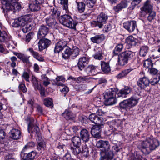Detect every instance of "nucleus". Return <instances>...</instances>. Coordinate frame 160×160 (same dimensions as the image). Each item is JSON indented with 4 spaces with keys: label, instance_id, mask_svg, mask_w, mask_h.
<instances>
[{
    "label": "nucleus",
    "instance_id": "obj_29",
    "mask_svg": "<svg viewBox=\"0 0 160 160\" xmlns=\"http://www.w3.org/2000/svg\"><path fill=\"white\" fill-rule=\"evenodd\" d=\"M11 38L5 31L0 30V42H5L11 40Z\"/></svg>",
    "mask_w": 160,
    "mask_h": 160
},
{
    "label": "nucleus",
    "instance_id": "obj_15",
    "mask_svg": "<svg viewBox=\"0 0 160 160\" xmlns=\"http://www.w3.org/2000/svg\"><path fill=\"white\" fill-rule=\"evenodd\" d=\"M140 9L142 13H148L152 11L153 7L150 1L147 0L144 2L143 6Z\"/></svg>",
    "mask_w": 160,
    "mask_h": 160
},
{
    "label": "nucleus",
    "instance_id": "obj_52",
    "mask_svg": "<svg viewBox=\"0 0 160 160\" xmlns=\"http://www.w3.org/2000/svg\"><path fill=\"white\" fill-rule=\"evenodd\" d=\"M102 126V125L101 124L100 125L97 124L94 125L92 128L91 130V134H92V131L95 132H100Z\"/></svg>",
    "mask_w": 160,
    "mask_h": 160
},
{
    "label": "nucleus",
    "instance_id": "obj_53",
    "mask_svg": "<svg viewBox=\"0 0 160 160\" xmlns=\"http://www.w3.org/2000/svg\"><path fill=\"white\" fill-rule=\"evenodd\" d=\"M112 28V26L111 24L107 23L104 26L103 31L104 33H107L111 30Z\"/></svg>",
    "mask_w": 160,
    "mask_h": 160
},
{
    "label": "nucleus",
    "instance_id": "obj_14",
    "mask_svg": "<svg viewBox=\"0 0 160 160\" xmlns=\"http://www.w3.org/2000/svg\"><path fill=\"white\" fill-rule=\"evenodd\" d=\"M38 42V48L40 51L47 48L51 43V41L45 38H41Z\"/></svg>",
    "mask_w": 160,
    "mask_h": 160
},
{
    "label": "nucleus",
    "instance_id": "obj_58",
    "mask_svg": "<svg viewBox=\"0 0 160 160\" xmlns=\"http://www.w3.org/2000/svg\"><path fill=\"white\" fill-rule=\"evenodd\" d=\"M35 143L31 141L29 142L24 146L23 148V151H24V150H28V149L29 148L32 147H34L35 146Z\"/></svg>",
    "mask_w": 160,
    "mask_h": 160
},
{
    "label": "nucleus",
    "instance_id": "obj_36",
    "mask_svg": "<svg viewBox=\"0 0 160 160\" xmlns=\"http://www.w3.org/2000/svg\"><path fill=\"white\" fill-rule=\"evenodd\" d=\"M13 1V0H2L1 1L2 5L1 8L3 9L4 13L5 12L6 9L9 8L8 7H9V6Z\"/></svg>",
    "mask_w": 160,
    "mask_h": 160
},
{
    "label": "nucleus",
    "instance_id": "obj_17",
    "mask_svg": "<svg viewBox=\"0 0 160 160\" xmlns=\"http://www.w3.org/2000/svg\"><path fill=\"white\" fill-rule=\"evenodd\" d=\"M150 83V81L146 77L144 76L141 78L137 82V85L141 89H143L148 86Z\"/></svg>",
    "mask_w": 160,
    "mask_h": 160
},
{
    "label": "nucleus",
    "instance_id": "obj_38",
    "mask_svg": "<svg viewBox=\"0 0 160 160\" xmlns=\"http://www.w3.org/2000/svg\"><path fill=\"white\" fill-rule=\"evenodd\" d=\"M123 48V45L122 44L119 43L117 44L113 50V56L118 55V53L122 51Z\"/></svg>",
    "mask_w": 160,
    "mask_h": 160
},
{
    "label": "nucleus",
    "instance_id": "obj_11",
    "mask_svg": "<svg viewBox=\"0 0 160 160\" xmlns=\"http://www.w3.org/2000/svg\"><path fill=\"white\" fill-rule=\"evenodd\" d=\"M68 43L67 41L63 39L59 41L55 44L54 52L55 53H59L63 50L64 48H67Z\"/></svg>",
    "mask_w": 160,
    "mask_h": 160
},
{
    "label": "nucleus",
    "instance_id": "obj_23",
    "mask_svg": "<svg viewBox=\"0 0 160 160\" xmlns=\"http://www.w3.org/2000/svg\"><path fill=\"white\" fill-rule=\"evenodd\" d=\"M138 40L133 37L130 36L128 37L126 39V42L127 46L128 48H131L132 46L136 45Z\"/></svg>",
    "mask_w": 160,
    "mask_h": 160
},
{
    "label": "nucleus",
    "instance_id": "obj_4",
    "mask_svg": "<svg viewBox=\"0 0 160 160\" xmlns=\"http://www.w3.org/2000/svg\"><path fill=\"white\" fill-rule=\"evenodd\" d=\"M60 22L63 26L71 29L76 30V22L71 16L65 14L61 16L59 18Z\"/></svg>",
    "mask_w": 160,
    "mask_h": 160
},
{
    "label": "nucleus",
    "instance_id": "obj_61",
    "mask_svg": "<svg viewBox=\"0 0 160 160\" xmlns=\"http://www.w3.org/2000/svg\"><path fill=\"white\" fill-rule=\"evenodd\" d=\"M42 79L43 84L44 86H47L50 84V80L47 77L44 76L42 78Z\"/></svg>",
    "mask_w": 160,
    "mask_h": 160
},
{
    "label": "nucleus",
    "instance_id": "obj_35",
    "mask_svg": "<svg viewBox=\"0 0 160 160\" xmlns=\"http://www.w3.org/2000/svg\"><path fill=\"white\" fill-rule=\"evenodd\" d=\"M28 50L29 51L31 54L34 58L38 61L40 62L44 61L43 58L41 57L38 52L34 51L32 48H30L28 49Z\"/></svg>",
    "mask_w": 160,
    "mask_h": 160
},
{
    "label": "nucleus",
    "instance_id": "obj_21",
    "mask_svg": "<svg viewBox=\"0 0 160 160\" xmlns=\"http://www.w3.org/2000/svg\"><path fill=\"white\" fill-rule=\"evenodd\" d=\"M89 120L96 125H100L103 121L102 118L98 117L94 113L91 114L89 117Z\"/></svg>",
    "mask_w": 160,
    "mask_h": 160
},
{
    "label": "nucleus",
    "instance_id": "obj_3",
    "mask_svg": "<svg viewBox=\"0 0 160 160\" xmlns=\"http://www.w3.org/2000/svg\"><path fill=\"white\" fill-rule=\"evenodd\" d=\"M139 99V98H137L135 95L133 96L120 102V106L121 108L128 111L137 104Z\"/></svg>",
    "mask_w": 160,
    "mask_h": 160
},
{
    "label": "nucleus",
    "instance_id": "obj_47",
    "mask_svg": "<svg viewBox=\"0 0 160 160\" xmlns=\"http://www.w3.org/2000/svg\"><path fill=\"white\" fill-rule=\"evenodd\" d=\"M32 82L35 90H40L41 88V85L39 83L38 81L35 77H32Z\"/></svg>",
    "mask_w": 160,
    "mask_h": 160
},
{
    "label": "nucleus",
    "instance_id": "obj_30",
    "mask_svg": "<svg viewBox=\"0 0 160 160\" xmlns=\"http://www.w3.org/2000/svg\"><path fill=\"white\" fill-rule=\"evenodd\" d=\"M101 155L100 160H112L113 157V153L112 152H102Z\"/></svg>",
    "mask_w": 160,
    "mask_h": 160
},
{
    "label": "nucleus",
    "instance_id": "obj_51",
    "mask_svg": "<svg viewBox=\"0 0 160 160\" xmlns=\"http://www.w3.org/2000/svg\"><path fill=\"white\" fill-rule=\"evenodd\" d=\"M70 149L72 153L75 155H78L81 152V150L80 148V146H74V147L71 146Z\"/></svg>",
    "mask_w": 160,
    "mask_h": 160
},
{
    "label": "nucleus",
    "instance_id": "obj_50",
    "mask_svg": "<svg viewBox=\"0 0 160 160\" xmlns=\"http://www.w3.org/2000/svg\"><path fill=\"white\" fill-rule=\"evenodd\" d=\"M53 11H52L50 17L55 18V19L58 18L60 15V11L58 10L56 8H52Z\"/></svg>",
    "mask_w": 160,
    "mask_h": 160
},
{
    "label": "nucleus",
    "instance_id": "obj_43",
    "mask_svg": "<svg viewBox=\"0 0 160 160\" xmlns=\"http://www.w3.org/2000/svg\"><path fill=\"white\" fill-rule=\"evenodd\" d=\"M58 2L63 6V9L65 10L66 12L68 13L69 12L68 0H58Z\"/></svg>",
    "mask_w": 160,
    "mask_h": 160
},
{
    "label": "nucleus",
    "instance_id": "obj_32",
    "mask_svg": "<svg viewBox=\"0 0 160 160\" xmlns=\"http://www.w3.org/2000/svg\"><path fill=\"white\" fill-rule=\"evenodd\" d=\"M14 54L21 60L24 63H28L30 62L29 58L30 56L26 55L23 54L14 52Z\"/></svg>",
    "mask_w": 160,
    "mask_h": 160
},
{
    "label": "nucleus",
    "instance_id": "obj_39",
    "mask_svg": "<svg viewBox=\"0 0 160 160\" xmlns=\"http://www.w3.org/2000/svg\"><path fill=\"white\" fill-rule=\"evenodd\" d=\"M62 114L67 120H72L75 117V115L72 112L67 110Z\"/></svg>",
    "mask_w": 160,
    "mask_h": 160
},
{
    "label": "nucleus",
    "instance_id": "obj_12",
    "mask_svg": "<svg viewBox=\"0 0 160 160\" xmlns=\"http://www.w3.org/2000/svg\"><path fill=\"white\" fill-rule=\"evenodd\" d=\"M90 58L88 56H85L79 58L78 63V66L81 70H82L88 63Z\"/></svg>",
    "mask_w": 160,
    "mask_h": 160
},
{
    "label": "nucleus",
    "instance_id": "obj_33",
    "mask_svg": "<svg viewBox=\"0 0 160 160\" xmlns=\"http://www.w3.org/2000/svg\"><path fill=\"white\" fill-rule=\"evenodd\" d=\"M77 11L79 13H82L85 10L86 4L82 2L75 1Z\"/></svg>",
    "mask_w": 160,
    "mask_h": 160
},
{
    "label": "nucleus",
    "instance_id": "obj_45",
    "mask_svg": "<svg viewBox=\"0 0 160 160\" xmlns=\"http://www.w3.org/2000/svg\"><path fill=\"white\" fill-rule=\"evenodd\" d=\"M55 84L58 86H62L63 82L65 81V78L62 76H59L56 78Z\"/></svg>",
    "mask_w": 160,
    "mask_h": 160
},
{
    "label": "nucleus",
    "instance_id": "obj_10",
    "mask_svg": "<svg viewBox=\"0 0 160 160\" xmlns=\"http://www.w3.org/2000/svg\"><path fill=\"white\" fill-rule=\"evenodd\" d=\"M98 148H101L103 152H108L110 148V145L107 141L100 140L98 141L96 143Z\"/></svg>",
    "mask_w": 160,
    "mask_h": 160
},
{
    "label": "nucleus",
    "instance_id": "obj_56",
    "mask_svg": "<svg viewBox=\"0 0 160 160\" xmlns=\"http://www.w3.org/2000/svg\"><path fill=\"white\" fill-rule=\"evenodd\" d=\"M29 73L26 71H24L22 74V78L24 79L27 82H29Z\"/></svg>",
    "mask_w": 160,
    "mask_h": 160
},
{
    "label": "nucleus",
    "instance_id": "obj_57",
    "mask_svg": "<svg viewBox=\"0 0 160 160\" xmlns=\"http://www.w3.org/2000/svg\"><path fill=\"white\" fill-rule=\"evenodd\" d=\"M10 59L11 61L10 63L11 66L13 68L16 66V62L17 61V58L15 56H12L10 58Z\"/></svg>",
    "mask_w": 160,
    "mask_h": 160
},
{
    "label": "nucleus",
    "instance_id": "obj_18",
    "mask_svg": "<svg viewBox=\"0 0 160 160\" xmlns=\"http://www.w3.org/2000/svg\"><path fill=\"white\" fill-rule=\"evenodd\" d=\"M13 1L8 7V8L6 9V12L9 11L10 10L12 11L15 12L19 11L21 9L20 4L17 2V0H13Z\"/></svg>",
    "mask_w": 160,
    "mask_h": 160
},
{
    "label": "nucleus",
    "instance_id": "obj_9",
    "mask_svg": "<svg viewBox=\"0 0 160 160\" xmlns=\"http://www.w3.org/2000/svg\"><path fill=\"white\" fill-rule=\"evenodd\" d=\"M123 27L129 32H132L137 29V22L134 20L125 22L123 23Z\"/></svg>",
    "mask_w": 160,
    "mask_h": 160
},
{
    "label": "nucleus",
    "instance_id": "obj_42",
    "mask_svg": "<svg viewBox=\"0 0 160 160\" xmlns=\"http://www.w3.org/2000/svg\"><path fill=\"white\" fill-rule=\"evenodd\" d=\"M72 141L74 147L80 146L81 144V139L78 136H74L72 139Z\"/></svg>",
    "mask_w": 160,
    "mask_h": 160
},
{
    "label": "nucleus",
    "instance_id": "obj_16",
    "mask_svg": "<svg viewBox=\"0 0 160 160\" xmlns=\"http://www.w3.org/2000/svg\"><path fill=\"white\" fill-rule=\"evenodd\" d=\"M49 28L45 25H43L39 27L38 32V39H41L45 37L48 34Z\"/></svg>",
    "mask_w": 160,
    "mask_h": 160
},
{
    "label": "nucleus",
    "instance_id": "obj_63",
    "mask_svg": "<svg viewBox=\"0 0 160 160\" xmlns=\"http://www.w3.org/2000/svg\"><path fill=\"white\" fill-rule=\"evenodd\" d=\"M28 154L30 160L34 159L37 154L36 152L33 151L29 152Z\"/></svg>",
    "mask_w": 160,
    "mask_h": 160
},
{
    "label": "nucleus",
    "instance_id": "obj_49",
    "mask_svg": "<svg viewBox=\"0 0 160 160\" xmlns=\"http://www.w3.org/2000/svg\"><path fill=\"white\" fill-rule=\"evenodd\" d=\"M27 150H24L23 151V149L22 151L20 156L21 158L23 160H30L28 153H27Z\"/></svg>",
    "mask_w": 160,
    "mask_h": 160
},
{
    "label": "nucleus",
    "instance_id": "obj_62",
    "mask_svg": "<svg viewBox=\"0 0 160 160\" xmlns=\"http://www.w3.org/2000/svg\"><path fill=\"white\" fill-rule=\"evenodd\" d=\"M5 136V132L3 130L0 129V141L3 140Z\"/></svg>",
    "mask_w": 160,
    "mask_h": 160
},
{
    "label": "nucleus",
    "instance_id": "obj_54",
    "mask_svg": "<svg viewBox=\"0 0 160 160\" xmlns=\"http://www.w3.org/2000/svg\"><path fill=\"white\" fill-rule=\"evenodd\" d=\"M23 27H24L23 28L22 30L24 33H27L29 32L32 29V25L28 23L26 24Z\"/></svg>",
    "mask_w": 160,
    "mask_h": 160
},
{
    "label": "nucleus",
    "instance_id": "obj_19",
    "mask_svg": "<svg viewBox=\"0 0 160 160\" xmlns=\"http://www.w3.org/2000/svg\"><path fill=\"white\" fill-rule=\"evenodd\" d=\"M42 2V0H35L29 5V8L32 11H38L40 9L41 4Z\"/></svg>",
    "mask_w": 160,
    "mask_h": 160
},
{
    "label": "nucleus",
    "instance_id": "obj_1",
    "mask_svg": "<svg viewBox=\"0 0 160 160\" xmlns=\"http://www.w3.org/2000/svg\"><path fill=\"white\" fill-rule=\"evenodd\" d=\"M159 145V142L152 137L147 138L143 141H140L138 145V148L144 153H148L154 150Z\"/></svg>",
    "mask_w": 160,
    "mask_h": 160
},
{
    "label": "nucleus",
    "instance_id": "obj_34",
    "mask_svg": "<svg viewBox=\"0 0 160 160\" xmlns=\"http://www.w3.org/2000/svg\"><path fill=\"white\" fill-rule=\"evenodd\" d=\"M101 66L102 70L104 73H108L110 72L111 69L108 62L101 61Z\"/></svg>",
    "mask_w": 160,
    "mask_h": 160
},
{
    "label": "nucleus",
    "instance_id": "obj_5",
    "mask_svg": "<svg viewBox=\"0 0 160 160\" xmlns=\"http://www.w3.org/2000/svg\"><path fill=\"white\" fill-rule=\"evenodd\" d=\"M79 49L77 47H73L72 48H71L68 47H67L62 53V57L65 59L68 58L74 59L79 55Z\"/></svg>",
    "mask_w": 160,
    "mask_h": 160
},
{
    "label": "nucleus",
    "instance_id": "obj_13",
    "mask_svg": "<svg viewBox=\"0 0 160 160\" xmlns=\"http://www.w3.org/2000/svg\"><path fill=\"white\" fill-rule=\"evenodd\" d=\"M85 71L89 76H94L99 72V69L98 66L92 65H89L86 68Z\"/></svg>",
    "mask_w": 160,
    "mask_h": 160
},
{
    "label": "nucleus",
    "instance_id": "obj_20",
    "mask_svg": "<svg viewBox=\"0 0 160 160\" xmlns=\"http://www.w3.org/2000/svg\"><path fill=\"white\" fill-rule=\"evenodd\" d=\"M137 61V62L136 63L135 65H134L133 68H129L128 69H125L124 70L122 71V72L119 73L117 76V77L118 78H122L126 76L129 72L132 71L134 69L136 68L137 67H138V63L139 60L138 59H137V60H134V62H136Z\"/></svg>",
    "mask_w": 160,
    "mask_h": 160
},
{
    "label": "nucleus",
    "instance_id": "obj_46",
    "mask_svg": "<svg viewBox=\"0 0 160 160\" xmlns=\"http://www.w3.org/2000/svg\"><path fill=\"white\" fill-rule=\"evenodd\" d=\"M43 103L45 106L47 107H52L53 106V101L50 98H45L43 101Z\"/></svg>",
    "mask_w": 160,
    "mask_h": 160
},
{
    "label": "nucleus",
    "instance_id": "obj_41",
    "mask_svg": "<svg viewBox=\"0 0 160 160\" xmlns=\"http://www.w3.org/2000/svg\"><path fill=\"white\" fill-rule=\"evenodd\" d=\"M149 50V48L146 45L142 46L140 48L139 53L141 56L145 57L147 54V53Z\"/></svg>",
    "mask_w": 160,
    "mask_h": 160
},
{
    "label": "nucleus",
    "instance_id": "obj_26",
    "mask_svg": "<svg viewBox=\"0 0 160 160\" xmlns=\"http://www.w3.org/2000/svg\"><path fill=\"white\" fill-rule=\"evenodd\" d=\"M128 2L126 0L122 1L113 7V9L116 12H118L128 6Z\"/></svg>",
    "mask_w": 160,
    "mask_h": 160
},
{
    "label": "nucleus",
    "instance_id": "obj_59",
    "mask_svg": "<svg viewBox=\"0 0 160 160\" xmlns=\"http://www.w3.org/2000/svg\"><path fill=\"white\" fill-rule=\"evenodd\" d=\"M24 81L21 82L18 88L20 90H22L23 92H26L27 91V89L24 84Z\"/></svg>",
    "mask_w": 160,
    "mask_h": 160
},
{
    "label": "nucleus",
    "instance_id": "obj_24",
    "mask_svg": "<svg viewBox=\"0 0 160 160\" xmlns=\"http://www.w3.org/2000/svg\"><path fill=\"white\" fill-rule=\"evenodd\" d=\"M105 39V37L103 34L97 35L90 38V40L92 42L97 44L100 43Z\"/></svg>",
    "mask_w": 160,
    "mask_h": 160
},
{
    "label": "nucleus",
    "instance_id": "obj_55",
    "mask_svg": "<svg viewBox=\"0 0 160 160\" xmlns=\"http://www.w3.org/2000/svg\"><path fill=\"white\" fill-rule=\"evenodd\" d=\"M148 13L149 14L147 18V19L149 21L151 22L154 19L156 16V13L155 12L153 11L149 12Z\"/></svg>",
    "mask_w": 160,
    "mask_h": 160
},
{
    "label": "nucleus",
    "instance_id": "obj_7",
    "mask_svg": "<svg viewBox=\"0 0 160 160\" xmlns=\"http://www.w3.org/2000/svg\"><path fill=\"white\" fill-rule=\"evenodd\" d=\"M108 18V16L103 13H101L97 18V21H93L91 22L92 27H98L99 28H102L103 23L105 22Z\"/></svg>",
    "mask_w": 160,
    "mask_h": 160
},
{
    "label": "nucleus",
    "instance_id": "obj_40",
    "mask_svg": "<svg viewBox=\"0 0 160 160\" xmlns=\"http://www.w3.org/2000/svg\"><path fill=\"white\" fill-rule=\"evenodd\" d=\"M93 56L95 59L98 60L102 59L103 58L102 52L101 48H97L96 52L93 55Z\"/></svg>",
    "mask_w": 160,
    "mask_h": 160
},
{
    "label": "nucleus",
    "instance_id": "obj_22",
    "mask_svg": "<svg viewBox=\"0 0 160 160\" xmlns=\"http://www.w3.org/2000/svg\"><path fill=\"white\" fill-rule=\"evenodd\" d=\"M118 91V89L115 88H110L106 90L104 95V98H107L109 97H115Z\"/></svg>",
    "mask_w": 160,
    "mask_h": 160
},
{
    "label": "nucleus",
    "instance_id": "obj_48",
    "mask_svg": "<svg viewBox=\"0 0 160 160\" xmlns=\"http://www.w3.org/2000/svg\"><path fill=\"white\" fill-rule=\"evenodd\" d=\"M153 63L151 59H147L145 60L143 63V66L146 68L150 69L152 67Z\"/></svg>",
    "mask_w": 160,
    "mask_h": 160
},
{
    "label": "nucleus",
    "instance_id": "obj_6",
    "mask_svg": "<svg viewBox=\"0 0 160 160\" xmlns=\"http://www.w3.org/2000/svg\"><path fill=\"white\" fill-rule=\"evenodd\" d=\"M31 21L30 15H25L15 19L12 23V26L14 28H18L20 26L23 27L26 24L30 22Z\"/></svg>",
    "mask_w": 160,
    "mask_h": 160
},
{
    "label": "nucleus",
    "instance_id": "obj_8",
    "mask_svg": "<svg viewBox=\"0 0 160 160\" xmlns=\"http://www.w3.org/2000/svg\"><path fill=\"white\" fill-rule=\"evenodd\" d=\"M30 120L28 125V131L29 133H35L36 135L39 136L40 135L39 128L37 124V122L33 118H28Z\"/></svg>",
    "mask_w": 160,
    "mask_h": 160
},
{
    "label": "nucleus",
    "instance_id": "obj_25",
    "mask_svg": "<svg viewBox=\"0 0 160 160\" xmlns=\"http://www.w3.org/2000/svg\"><path fill=\"white\" fill-rule=\"evenodd\" d=\"M11 138L14 140H18L21 138V132L18 129H12L10 132Z\"/></svg>",
    "mask_w": 160,
    "mask_h": 160
},
{
    "label": "nucleus",
    "instance_id": "obj_31",
    "mask_svg": "<svg viewBox=\"0 0 160 160\" xmlns=\"http://www.w3.org/2000/svg\"><path fill=\"white\" fill-rule=\"evenodd\" d=\"M131 90L128 87H125L122 89L117 94V97H122L124 98L126 97L127 95L130 93Z\"/></svg>",
    "mask_w": 160,
    "mask_h": 160
},
{
    "label": "nucleus",
    "instance_id": "obj_44",
    "mask_svg": "<svg viewBox=\"0 0 160 160\" xmlns=\"http://www.w3.org/2000/svg\"><path fill=\"white\" fill-rule=\"evenodd\" d=\"M105 99L106 104L108 106L113 105L117 102V100L115 97H109Z\"/></svg>",
    "mask_w": 160,
    "mask_h": 160
},
{
    "label": "nucleus",
    "instance_id": "obj_28",
    "mask_svg": "<svg viewBox=\"0 0 160 160\" xmlns=\"http://www.w3.org/2000/svg\"><path fill=\"white\" fill-rule=\"evenodd\" d=\"M80 135L82 140L85 142L88 141L90 138V133L86 129H83L81 130Z\"/></svg>",
    "mask_w": 160,
    "mask_h": 160
},
{
    "label": "nucleus",
    "instance_id": "obj_27",
    "mask_svg": "<svg viewBox=\"0 0 160 160\" xmlns=\"http://www.w3.org/2000/svg\"><path fill=\"white\" fill-rule=\"evenodd\" d=\"M47 25L51 28H55L57 26V22L55 18L49 16L45 19Z\"/></svg>",
    "mask_w": 160,
    "mask_h": 160
},
{
    "label": "nucleus",
    "instance_id": "obj_2",
    "mask_svg": "<svg viewBox=\"0 0 160 160\" xmlns=\"http://www.w3.org/2000/svg\"><path fill=\"white\" fill-rule=\"evenodd\" d=\"M134 55V52L129 50H127L120 53L118 55V64L122 66H124L128 63V61L131 60Z\"/></svg>",
    "mask_w": 160,
    "mask_h": 160
},
{
    "label": "nucleus",
    "instance_id": "obj_64",
    "mask_svg": "<svg viewBox=\"0 0 160 160\" xmlns=\"http://www.w3.org/2000/svg\"><path fill=\"white\" fill-rule=\"evenodd\" d=\"M92 135L94 138H99L101 137L100 132H95L93 131L92 132Z\"/></svg>",
    "mask_w": 160,
    "mask_h": 160
},
{
    "label": "nucleus",
    "instance_id": "obj_37",
    "mask_svg": "<svg viewBox=\"0 0 160 160\" xmlns=\"http://www.w3.org/2000/svg\"><path fill=\"white\" fill-rule=\"evenodd\" d=\"M38 145L37 147V149L40 151L41 150H44L46 148V142L42 138L37 140Z\"/></svg>",
    "mask_w": 160,
    "mask_h": 160
},
{
    "label": "nucleus",
    "instance_id": "obj_60",
    "mask_svg": "<svg viewBox=\"0 0 160 160\" xmlns=\"http://www.w3.org/2000/svg\"><path fill=\"white\" fill-rule=\"evenodd\" d=\"M96 1V0H87L86 4L89 8L92 7L95 5Z\"/></svg>",
    "mask_w": 160,
    "mask_h": 160
}]
</instances>
